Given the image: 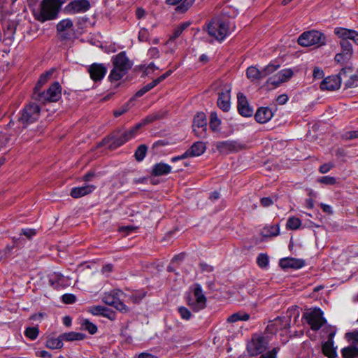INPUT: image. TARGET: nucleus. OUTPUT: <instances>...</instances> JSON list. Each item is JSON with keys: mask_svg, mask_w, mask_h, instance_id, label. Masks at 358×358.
Masks as SVG:
<instances>
[{"mask_svg": "<svg viewBox=\"0 0 358 358\" xmlns=\"http://www.w3.org/2000/svg\"><path fill=\"white\" fill-rule=\"evenodd\" d=\"M193 131L199 138H205L207 131L206 116L203 113L195 115L193 121Z\"/></svg>", "mask_w": 358, "mask_h": 358, "instance_id": "nucleus-11", "label": "nucleus"}, {"mask_svg": "<svg viewBox=\"0 0 358 358\" xmlns=\"http://www.w3.org/2000/svg\"><path fill=\"white\" fill-rule=\"evenodd\" d=\"M210 128L214 132L220 131L221 120L218 117L216 112H211L210 115Z\"/></svg>", "mask_w": 358, "mask_h": 358, "instance_id": "nucleus-31", "label": "nucleus"}, {"mask_svg": "<svg viewBox=\"0 0 358 358\" xmlns=\"http://www.w3.org/2000/svg\"><path fill=\"white\" fill-rule=\"evenodd\" d=\"M238 110L244 117H250L253 114L252 109L250 107L246 96L241 92L237 94Z\"/></svg>", "mask_w": 358, "mask_h": 358, "instance_id": "nucleus-19", "label": "nucleus"}, {"mask_svg": "<svg viewBox=\"0 0 358 358\" xmlns=\"http://www.w3.org/2000/svg\"><path fill=\"white\" fill-rule=\"evenodd\" d=\"M62 301L65 303L71 304L76 301V296L71 294H66L62 296Z\"/></svg>", "mask_w": 358, "mask_h": 358, "instance_id": "nucleus-56", "label": "nucleus"}, {"mask_svg": "<svg viewBox=\"0 0 358 358\" xmlns=\"http://www.w3.org/2000/svg\"><path fill=\"white\" fill-rule=\"evenodd\" d=\"M273 117L271 110L268 107H262L257 110L255 117L257 122L264 124L269 121Z\"/></svg>", "mask_w": 358, "mask_h": 358, "instance_id": "nucleus-24", "label": "nucleus"}, {"mask_svg": "<svg viewBox=\"0 0 358 358\" xmlns=\"http://www.w3.org/2000/svg\"><path fill=\"white\" fill-rule=\"evenodd\" d=\"M122 294V292L120 290H113L110 292L106 293L102 298V301L106 304L113 306L121 312H127V306L120 299V296Z\"/></svg>", "mask_w": 358, "mask_h": 358, "instance_id": "nucleus-6", "label": "nucleus"}, {"mask_svg": "<svg viewBox=\"0 0 358 358\" xmlns=\"http://www.w3.org/2000/svg\"><path fill=\"white\" fill-rule=\"evenodd\" d=\"M208 35L218 41H223L229 34L228 22L220 18L213 17L204 27Z\"/></svg>", "mask_w": 358, "mask_h": 358, "instance_id": "nucleus-1", "label": "nucleus"}, {"mask_svg": "<svg viewBox=\"0 0 358 358\" xmlns=\"http://www.w3.org/2000/svg\"><path fill=\"white\" fill-rule=\"evenodd\" d=\"M145 294L146 292L143 290L136 291L129 296V300L134 303H138L145 297Z\"/></svg>", "mask_w": 358, "mask_h": 358, "instance_id": "nucleus-42", "label": "nucleus"}, {"mask_svg": "<svg viewBox=\"0 0 358 358\" xmlns=\"http://www.w3.org/2000/svg\"><path fill=\"white\" fill-rule=\"evenodd\" d=\"M142 127V123H138L128 131L123 132L120 136H116L113 139V144L116 147L121 146L129 140L134 138L137 134L138 129Z\"/></svg>", "mask_w": 358, "mask_h": 358, "instance_id": "nucleus-15", "label": "nucleus"}, {"mask_svg": "<svg viewBox=\"0 0 358 358\" xmlns=\"http://www.w3.org/2000/svg\"><path fill=\"white\" fill-rule=\"evenodd\" d=\"M187 304L195 312H198L206 307V298L199 284L194 285V298H189Z\"/></svg>", "mask_w": 358, "mask_h": 358, "instance_id": "nucleus-5", "label": "nucleus"}, {"mask_svg": "<svg viewBox=\"0 0 358 358\" xmlns=\"http://www.w3.org/2000/svg\"><path fill=\"white\" fill-rule=\"evenodd\" d=\"M346 72L345 69H342L338 75L330 76L325 78L320 84L322 90H336L341 87V76Z\"/></svg>", "mask_w": 358, "mask_h": 358, "instance_id": "nucleus-9", "label": "nucleus"}, {"mask_svg": "<svg viewBox=\"0 0 358 358\" xmlns=\"http://www.w3.org/2000/svg\"><path fill=\"white\" fill-rule=\"evenodd\" d=\"M59 9L57 0H43L37 19L42 22L53 20L57 17Z\"/></svg>", "mask_w": 358, "mask_h": 358, "instance_id": "nucleus-4", "label": "nucleus"}, {"mask_svg": "<svg viewBox=\"0 0 358 358\" xmlns=\"http://www.w3.org/2000/svg\"><path fill=\"white\" fill-rule=\"evenodd\" d=\"M257 264L260 268H266L268 264V257L266 254L261 253L257 258Z\"/></svg>", "mask_w": 358, "mask_h": 358, "instance_id": "nucleus-50", "label": "nucleus"}, {"mask_svg": "<svg viewBox=\"0 0 358 358\" xmlns=\"http://www.w3.org/2000/svg\"><path fill=\"white\" fill-rule=\"evenodd\" d=\"M279 67V65L269 64L268 65H267L266 66L262 69V77L263 78V79L265 78L266 76L274 73Z\"/></svg>", "mask_w": 358, "mask_h": 358, "instance_id": "nucleus-46", "label": "nucleus"}, {"mask_svg": "<svg viewBox=\"0 0 358 358\" xmlns=\"http://www.w3.org/2000/svg\"><path fill=\"white\" fill-rule=\"evenodd\" d=\"M90 8L88 0H75L68 4V10L73 13H85Z\"/></svg>", "mask_w": 358, "mask_h": 358, "instance_id": "nucleus-20", "label": "nucleus"}, {"mask_svg": "<svg viewBox=\"0 0 358 358\" xmlns=\"http://www.w3.org/2000/svg\"><path fill=\"white\" fill-rule=\"evenodd\" d=\"M334 34L341 38V41H348L352 38L353 29H348L343 27H336L334 29Z\"/></svg>", "mask_w": 358, "mask_h": 358, "instance_id": "nucleus-27", "label": "nucleus"}, {"mask_svg": "<svg viewBox=\"0 0 358 358\" xmlns=\"http://www.w3.org/2000/svg\"><path fill=\"white\" fill-rule=\"evenodd\" d=\"M279 232V225L273 224L264 227L262 231V234L264 237H271L278 236Z\"/></svg>", "mask_w": 358, "mask_h": 358, "instance_id": "nucleus-28", "label": "nucleus"}, {"mask_svg": "<svg viewBox=\"0 0 358 358\" xmlns=\"http://www.w3.org/2000/svg\"><path fill=\"white\" fill-rule=\"evenodd\" d=\"M32 97L43 103L57 102L62 97V86L58 82H55L46 91L43 92L37 90V87L34 88Z\"/></svg>", "mask_w": 358, "mask_h": 358, "instance_id": "nucleus-2", "label": "nucleus"}, {"mask_svg": "<svg viewBox=\"0 0 358 358\" xmlns=\"http://www.w3.org/2000/svg\"><path fill=\"white\" fill-rule=\"evenodd\" d=\"M38 328L36 327H27L25 329V336L31 340H35L38 336Z\"/></svg>", "mask_w": 358, "mask_h": 358, "instance_id": "nucleus-49", "label": "nucleus"}, {"mask_svg": "<svg viewBox=\"0 0 358 358\" xmlns=\"http://www.w3.org/2000/svg\"><path fill=\"white\" fill-rule=\"evenodd\" d=\"M267 345L268 341L266 337L252 338V341L248 345V351L251 356H256L263 352Z\"/></svg>", "mask_w": 358, "mask_h": 358, "instance_id": "nucleus-12", "label": "nucleus"}, {"mask_svg": "<svg viewBox=\"0 0 358 358\" xmlns=\"http://www.w3.org/2000/svg\"><path fill=\"white\" fill-rule=\"evenodd\" d=\"M90 78L94 82L101 81L107 73V68L103 64L94 63L87 69Z\"/></svg>", "mask_w": 358, "mask_h": 358, "instance_id": "nucleus-13", "label": "nucleus"}, {"mask_svg": "<svg viewBox=\"0 0 358 358\" xmlns=\"http://www.w3.org/2000/svg\"><path fill=\"white\" fill-rule=\"evenodd\" d=\"M260 201L264 207H268L273 203V200L270 197H264Z\"/></svg>", "mask_w": 358, "mask_h": 358, "instance_id": "nucleus-64", "label": "nucleus"}, {"mask_svg": "<svg viewBox=\"0 0 358 358\" xmlns=\"http://www.w3.org/2000/svg\"><path fill=\"white\" fill-rule=\"evenodd\" d=\"M322 351L329 358H334L336 357V351L332 348L331 344L329 342H326L323 344Z\"/></svg>", "mask_w": 358, "mask_h": 358, "instance_id": "nucleus-45", "label": "nucleus"}, {"mask_svg": "<svg viewBox=\"0 0 358 358\" xmlns=\"http://www.w3.org/2000/svg\"><path fill=\"white\" fill-rule=\"evenodd\" d=\"M277 349L273 348L272 350L262 355L260 358H276Z\"/></svg>", "mask_w": 358, "mask_h": 358, "instance_id": "nucleus-61", "label": "nucleus"}, {"mask_svg": "<svg viewBox=\"0 0 358 358\" xmlns=\"http://www.w3.org/2000/svg\"><path fill=\"white\" fill-rule=\"evenodd\" d=\"M249 314L245 312H238L229 316L227 319V321L230 323H234L237 321H247L249 320Z\"/></svg>", "mask_w": 358, "mask_h": 358, "instance_id": "nucleus-33", "label": "nucleus"}, {"mask_svg": "<svg viewBox=\"0 0 358 358\" xmlns=\"http://www.w3.org/2000/svg\"><path fill=\"white\" fill-rule=\"evenodd\" d=\"M230 91L231 88L228 87L224 92H219L217 99L218 107L224 112L230 110Z\"/></svg>", "mask_w": 358, "mask_h": 358, "instance_id": "nucleus-21", "label": "nucleus"}, {"mask_svg": "<svg viewBox=\"0 0 358 358\" xmlns=\"http://www.w3.org/2000/svg\"><path fill=\"white\" fill-rule=\"evenodd\" d=\"M298 43L303 47L320 48L326 45L327 36L317 30H310L301 34L298 38Z\"/></svg>", "mask_w": 358, "mask_h": 358, "instance_id": "nucleus-3", "label": "nucleus"}, {"mask_svg": "<svg viewBox=\"0 0 358 358\" xmlns=\"http://www.w3.org/2000/svg\"><path fill=\"white\" fill-rule=\"evenodd\" d=\"M324 71L319 67H315L313 69V76L315 79H320L324 76Z\"/></svg>", "mask_w": 358, "mask_h": 358, "instance_id": "nucleus-60", "label": "nucleus"}, {"mask_svg": "<svg viewBox=\"0 0 358 358\" xmlns=\"http://www.w3.org/2000/svg\"><path fill=\"white\" fill-rule=\"evenodd\" d=\"M148 55L151 58H159L160 55L158 48L155 47L150 48L148 50Z\"/></svg>", "mask_w": 358, "mask_h": 358, "instance_id": "nucleus-59", "label": "nucleus"}, {"mask_svg": "<svg viewBox=\"0 0 358 358\" xmlns=\"http://www.w3.org/2000/svg\"><path fill=\"white\" fill-rule=\"evenodd\" d=\"M60 338H62L63 341H82L85 338V335L83 333L71 331L61 334Z\"/></svg>", "mask_w": 358, "mask_h": 358, "instance_id": "nucleus-29", "label": "nucleus"}, {"mask_svg": "<svg viewBox=\"0 0 358 358\" xmlns=\"http://www.w3.org/2000/svg\"><path fill=\"white\" fill-rule=\"evenodd\" d=\"M339 45L341 48V52L335 55L334 61L337 64L344 65L352 59L354 51L349 41H340Z\"/></svg>", "mask_w": 358, "mask_h": 358, "instance_id": "nucleus-7", "label": "nucleus"}, {"mask_svg": "<svg viewBox=\"0 0 358 358\" xmlns=\"http://www.w3.org/2000/svg\"><path fill=\"white\" fill-rule=\"evenodd\" d=\"M287 101L288 96L285 94H280L276 98V101L280 105L286 103Z\"/></svg>", "mask_w": 358, "mask_h": 358, "instance_id": "nucleus-62", "label": "nucleus"}, {"mask_svg": "<svg viewBox=\"0 0 358 358\" xmlns=\"http://www.w3.org/2000/svg\"><path fill=\"white\" fill-rule=\"evenodd\" d=\"M138 39L140 42H148L150 39V32L145 28H141L138 32Z\"/></svg>", "mask_w": 358, "mask_h": 358, "instance_id": "nucleus-53", "label": "nucleus"}, {"mask_svg": "<svg viewBox=\"0 0 358 358\" xmlns=\"http://www.w3.org/2000/svg\"><path fill=\"white\" fill-rule=\"evenodd\" d=\"M178 313H180V317L183 320H188L192 317V313L189 311V310L183 306H180L178 308Z\"/></svg>", "mask_w": 358, "mask_h": 358, "instance_id": "nucleus-55", "label": "nucleus"}, {"mask_svg": "<svg viewBox=\"0 0 358 358\" xmlns=\"http://www.w3.org/2000/svg\"><path fill=\"white\" fill-rule=\"evenodd\" d=\"M13 250V247L11 246H6L5 249L0 251V259H6L10 255Z\"/></svg>", "mask_w": 358, "mask_h": 358, "instance_id": "nucleus-58", "label": "nucleus"}, {"mask_svg": "<svg viewBox=\"0 0 358 358\" xmlns=\"http://www.w3.org/2000/svg\"><path fill=\"white\" fill-rule=\"evenodd\" d=\"M289 327V324L286 318H277L271 324L268 326V329L272 330H278L287 329Z\"/></svg>", "mask_w": 358, "mask_h": 358, "instance_id": "nucleus-26", "label": "nucleus"}, {"mask_svg": "<svg viewBox=\"0 0 358 358\" xmlns=\"http://www.w3.org/2000/svg\"><path fill=\"white\" fill-rule=\"evenodd\" d=\"M15 33V27L13 24H9L3 30L4 38L3 41L6 44L10 43L14 39Z\"/></svg>", "mask_w": 358, "mask_h": 358, "instance_id": "nucleus-34", "label": "nucleus"}, {"mask_svg": "<svg viewBox=\"0 0 358 358\" xmlns=\"http://www.w3.org/2000/svg\"><path fill=\"white\" fill-rule=\"evenodd\" d=\"M113 65L126 72H128L132 66V64L127 57L125 52H121L113 57Z\"/></svg>", "mask_w": 358, "mask_h": 358, "instance_id": "nucleus-18", "label": "nucleus"}, {"mask_svg": "<svg viewBox=\"0 0 358 358\" xmlns=\"http://www.w3.org/2000/svg\"><path fill=\"white\" fill-rule=\"evenodd\" d=\"M334 167V164L332 163H326L320 166L319 171L321 173H328L332 168Z\"/></svg>", "mask_w": 358, "mask_h": 358, "instance_id": "nucleus-57", "label": "nucleus"}, {"mask_svg": "<svg viewBox=\"0 0 358 358\" xmlns=\"http://www.w3.org/2000/svg\"><path fill=\"white\" fill-rule=\"evenodd\" d=\"M96 186L93 185H85L81 187H76L71 189L70 195L75 199H78L87 195L94 191Z\"/></svg>", "mask_w": 358, "mask_h": 358, "instance_id": "nucleus-22", "label": "nucleus"}, {"mask_svg": "<svg viewBox=\"0 0 358 358\" xmlns=\"http://www.w3.org/2000/svg\"><path fill=\"white\" fill-rule=\"evenodd\" d=\"M304 265L305 262L300 259L284 258L280 261V266L282 268L298 269L302 268Z\"/></svg>", "mask_w": 358, "mask_h": 358, "instance_id": "nucleus-23", "label": "nucleus"}, {"mask_svg": "<svg viewBox=\"0 0 358 358\" xmlns=\"http://www.w3.org/2000/svg\"><path fill=\"white\" fill-rule=\"evenodd\" d=\"M345 338L354 345H358V331L346 333Z\"/></svg>", "mask_w": 358, "mask_h": 358, "instance_id": "nucleus-54", "label": "nucleus"}, {"mask_svg": "<svg viewBox=\"0 0 358 358\" xmlns=\"http://www.w3.org/2000/svg\"><path fill=\"white\" fill-rule=\"evenodd\" d=\"M164 117V113H160V112H157V113H152L149 115H148L143 121H142V126L148 124V123H150V122H152L155 120H159V119H162V117Z\"/></svg>", "mask_w": 358, "mask_h": 358, "instance_id": "nucleus-43", "label": "nucleus"}, {"mask_svg": "<svg viewBox=\"0 0 358 358\" xmlns=\"http://www.w3.org/2000/svg\"><path fill=\"white\" fill-rule=\"evenodd\" d=\"M147 150L148 148L145 145H141L138 147L135 152V157L137 161L141 162L145 158Z\"/></svg>", "mask_w": 358, "mask_h": 358, "instance_id": "nucleus-48", "label": "nucleus"}, {"mask_svg": "<svg viewBox=\"0 0 358 358\" xmlns=\"http://www.w3.org/2000/svg\"><path fill=\"white\" fill-rule=\"evenodd\" d=\"M305 317L310 328L314 331L319 330L327 322L320 308L311 310L306 314Z\"/></svg>", "mask_w": 358, "mask_h": 358, "instance_id": "nucleus-8", "label": "nucleus"}, {"mask_svg": "<svg viewBox=\"0 0 358 358\" xmlns=\"http://www.w3.org/2000/svg\"><path fill=\"white\" fill-rule=\"evenodd\" d=\"M301 224V221L300 219L296 217H290L287 221L286 227L289 229L296 230L300 227Z\"/></svg>", "mask_w": 358, "mask_h": 358, "instance_id": "nucleus-41", "label": "nucleus"}, {"mask_svg": "<svg viewBox=\"0 0 358 358\" xmlns=\"http://www.w3.org/2000/svg\"><path fill=\"white\" fill-rule=\"evenodd\" d=\"M293 76V71L290 69H283L273 76L270 77L267 83L274 87L280 85L281 83L287 82Z\"/></svg>", "mask_w": 358, "mask_h": 358, "instance_id": "nucleus-14", "label": "nucleus"}, {"mask_svg": "<svg viewBox=\"0 0 358 358\" xmlns=\"http://www.w3.org/2000/svg\"><path fill=\"white\" fill-rule=\"evenodd\" d=\"M205 144L201 141L194 143L190 148H189L192 157H198L201 155L206 150Z\"/></svg>", "mask_w": 358, "mask_h": 358, "instance_id": "nucleus-30", "label": "nucleus"}, {"mask_svg": "<svg viewBox=\"0 0 358 358\" xmlns=\"http://www.w3.org/2000/svg\"><path fill=\"white\" fill-rule=\"evenodd\" d=\"M39 115V106L36 103H31L24 108L22 115L20 118V121L23 124H28L38 120Z\"/></svg>", "mask_w": 358, "mask_h": 358, "instance_id": "nucleus-10", "label": "nucleus"}, {"mask_svg": "<svg viewBox=\"0 0 358 358\" xmlns=\"http://www.w3.org/2000/svg\"><path fill=\"white\" fill-rule=\"evenodd\" d=\"M247 77L251 80H262V70H259L255 66L248 67L246 71Z\"/></svg>", "mask_w": 358, "mask_h": 358, "instance_id": "nucleus-35", "label": "nucleus"}, {"mask_svg": "<svg viewBox=\"0 0 358 358\" xmlns=\"http://www.w3.org/2000/svg\"><path fill=\"white\" fill-rule=\"evenodd\" d=\"M157 84L155 82V80H152L151 83L145 85L143 86L141 89H140L138 92H136L135 96L136 97H141L143 95H144L146 92L154 88L155 86H157Z\"/></svg>", "mask_w": 358, "mask_h": 358, "instance_id": "nucleus-44", "label": "nucleus"}, {"mask_svg": "<svg viewBox=\"0 0 358 358\" xmlns=\"http://www.w3.org/2000/svg\"><path fill=\"white\" fill-rule=\"evenodd\" d=\"M171 171V166L167 164L160 162L155 164L152 167V175L160 176L169 174Z\"/></svg>", "mask_w": 358, "mask_h": 358, "instance_id": "nucleus-25", "label": "nucleus"}, {"mask_svg": "<svg viewBox=\"0 0 358 358\" xmlns=\"http://www.w3.org/2000/svg\"><path fill=\"white\" fill-rule=\"evenodd\" d=\"M63 339L60 338H51L47 340L46 346L50 349H60L63 347Z\"/></svg>", "mask_w": 358, "mask_h": 358, "instance_id": "nucleus-40", "label": "nucleus"}, {"mask_svg": "<svg viewBox=\"0 0 358 358\" xmlns=\"http://www.w3.org/2000/svg\"><path fill=\"white\" fill-rule=\"evenodd\" d=\"M345 85L348 88H353L358 86V69L354 75L350 77Z\"/></svg>", "mask_w": 358, "mask_h": 358, "instance_id": "nucleus-51", "label": "nucleus"}, {"mask_svg": "<svg viewBox=\"0 0 358 358\" xmlns=\"http://www.w3.org/2000/svg\"><path fill=\"white\" fill-rule=\"evenodd\" d=\"M215 147L220 152L224 154L238 151L241 148L237 141L230 140L217 142Z\"/></svg>", "mask_w": 358, "mask_h": 358, "instance_id": "nucleus-16", "label": "nucleus"}, {"mask_svg": "<svg viewBox=\"0 0 358 358\" xmlns=\"http://www.w3.org/2000/svg\"><path fill=\"white\" fill-rule=\"evenodd\" d=\"M127 73V72L122 71L120 69L113 66V68L109 74L108 79L111 82L120 80Z\"/></svg>", "mask_w": 358, "mask_h": 358, "instance_id": "nucleus-37", "label": "nucleus"}, {"mask_svg": "<svg viewBox=\"0 0 358 358\" xmlns=\"http://www.w3.org/2000/svg\"><path fill=\"white\" fill-rule=\"evenodd\" d=\"M89 312L94 315H102L110 319L107 313L108 309L102 306H93L89 308Z\"/></svg>", "mask_w": 358, "mask_h": 358, "instance_id": "nucleus-38", "label": "nucleus"}, {"mask_svg": "<svg viewBox=\"0 0 358 358\" xmlns=\"http://www.w3.org/2000/svg\"><path fill=\"white\" fill-rule=\"evenodd\" d=\"M344 358H357L358 357V348L355 346H348L341 350Z\"/></svg>", "mask_w": 358, "mask_h": 358, "instance_id": "nucleus-36", "label": "nucleus"}, {"mask_svg": "<svg viewBox=\"0 0 358 358\" xmlns=\"http://www.w3.org/2000/svg\"><path fill=\"white\" fill-rule=\"evenodd\" d=\"M73 22L70 19H64L61 20L57 24V33L59 38L62 40H66L70 38V31L72 30Z\"/></svg>", "mask_w": 358, "mask_h": 358, "instance_id": "nucleus-17", "label": "nucleus"}, {"mask_svg": "<svg viewBox=\"0 0 358 358\" xmlns=\"http://www.w3.org/2000/svg\"><path fill=\"white\" fill-rule=\"evenodd\" d=\"M52 74V71H49L42 74L36 83L34 88L37 87V90H40L41 87L48 81Z\"/></svg>", "mask_w": 358, "mask_h": 358, "instance_id": "nucleus-47", "label": "nucleus"}, {"mask_svg": "<svg viewBox=\"0 0 358 358\" xmlns=\"http://www.w3.org/2000/svg\"><path fill=\"white\" fill-rule=\"evenodd\" d=\"M81 328L87 331L90 334H94L97 331L96 326L87 319H83L80 321Z\"/></svg>", "mask_w": 358, "mask_h": 358, "instance_id": "nucleus-39", "label": "nucleus"}, {"mask_svg": "<svg viewBox=\"0 0 358 358\" xmlns=\"http://www.w3.org/2000/svg\"><path fill=\"white\" fill-rule=\"evenodd\" d=\"M22 233L29 238H31L36 234V231L32 229H24L22 230Z\"/></svg>", "mask_w": 358, "mask_h": 358, "instance_id": "nucleus-63", "label": "nucleus"}, {"mask_svg": "<svg viewBox=\"0 0 358 358\" xmlns=\"http://www.w3.org/2000/svg\"><path fill=\"white\" fill-rule=\"evenodd\" d=\"M317 181L321 184L334 185L336 183V178L332 176H327L317 178Z\"/></svg>", "mask_w": 358, "mask_h": 358, "instance_id": "nucleus-52", "label": "nucleus"}, {"mask_svg": "<svg viewBox=\"0 0 358 358\" xmlns=\"http://www.w3.org/2000/svg\"><path fill=\"white\" fill-rule=\"evenodd\" d=\"M190 25L189 22H185L180 24L173 31V33L170 36L167 43L171 41L176 40L178 37H179L182 31L186 29Z\"/></svg>", "mask_w": 358, "mask_h": 358, "instance_id": "nucleus-32", "label": "nucleus"}]
</instances>
